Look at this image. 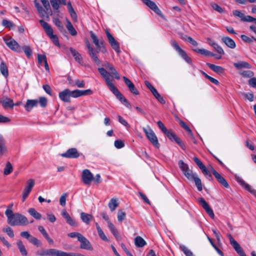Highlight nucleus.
<instances>
[{
	"label": "nucleus",
	"instance_id": "obj_1",
	"mask_svg": "<svg viewBox=\"0 0 256 256\" xmlns=\"http://www.w3.org/2000/svg\"><path fill=\"white\" fill-rule=\"evenodd\" d=\"M92 91L88 89L86 90H76L72 91L69 89H64L58 94L59 98L65 102H70V97L78 98L82 96H86L92 94Z\"/></svg>",
	"mask_w": 256,
	"mask_h": 256
},
{
	"label": "nucleus",
	"instance_id": "obj_2",
	"mask_svg": "<svg viewBox=\"0 0 256 256\" xmlns=\"http://www.w3.org/2000/svg\"><path fill=\"white\" fill-rule=\"evenodd\" d=\"M178 166L186 177L190 180H194L198 190L199 191H202V182L197 174L194 173L192 170L190 169L188 165L182 160L178 162Z\"/></svg>",
	"mask_w": 256,
	"mask_h": 256
},
{
	"label": "nucleus",
	"instance_id": "obj_3",
	"mask_svg": "<svg viewBox=\"0 0 256 256\" xmlns=\"http://www.w3.org/2000/svg\"><path fill=\"white\" fill-rule=\"evenodd\" d=\"M8 223L12 226H26L28 224V221L24 216L15 213Z\"/></svg>",
	"mask_w": 256,
	"mask_h": 256
},
{
	"label": "nucleus",
	"instance_id": "obj_4",
	"mask_svg": "<svg viewBox=\"0 0 256 256\" xmlns=\"http://www.w3.org/2000/svg\"><path fill=\"white\" fill-rule=\"evenodd\" d=\"M39 22L44 30L47 35L50 37L52 42L56 46H60L58 38L56 35L53 34V30L51 26L42 20H40Z\"/></svg>",
	"mask_w": 256,
	"mask_h": 256
},
{
	"label": "nucleus",
	"instance_id": "obj_5",
	"mask_svg": "<svg viewBox=\"0 0 256 256\" xmlns=\"http://www.w3.org/2000/svg\"><path fill=\"white\" fill-rule=\"evenodd\" d=\"M65 252L56 248L41 249L36 252V255L38 256H65Z\"/></svg>",
	"mask_w": 256,
	"mask_h": 256
},
{
	"label": "nucleus",
	"instance_id": "obj_6",
	"mask_svg": "<svg viewBox=\"0 0 256 256\" xmlns=\"http://www.w3.org/2000/svg\"><path fill=\"white\" fill-rule=\"evenodd\" d=\"M142 130L144 132L147 138L150 142L156 148H159L160 144L158 143V138L149 126H147L146 128H143Z\"/></svg>",
	"mask_w": 256,
	"mask_h": 256
},
{
	"label": "nucleus",
	"instance_id": "obj_7",
	"mask_svg": "<svg viewBox=\"0 0 256 256\" xmlns=\"http://www.w3.org/2000/svg\"><path fill=\"white\" fill-rule=\"evenodd\" d=\"M170 44L182 58H183L188 64H192V60L191 58L189 57L186 52L179 46L178 44L175 40H172L170 41Z\"/></svg>",
	"mask_w": 256,
	"mask_h": 256
},
{
	"label": "nucleus",
	"instance_id": "obj_8",
	"mask_svg": "<svg viewBox=\"0 0 256 256\" xmlns=\"http://www.w3.org/2000/svg\"><path fill=\"white\" fill-rule=\"evenodd\" d=\"M110 90L116 96L119 100L123 103L129 109L132 108L130 104L128 102L127 100L123 96L121 92L118 90L116 86L114 85L109 88Z\"/></svg>",
	"mask_w": 256,
	"mask_h": 256
},
{
	"label": "nucleus",
	"instance_id": "obj_9",
	"mask_svg": "<svg viewBox=\"0 0 256 256\" xmlns=\"http://www.w3.org/2000/svg\"><path fill=\"white\" fill-rule=\"evenodd\" d=\"M4 40L6 46L12 50L17 52H22V47L11 37L4 39Z\"/></svg>",
	"mask_w": 256,
	"mask_h": 256
},
{
	"label": "nucleus",
	"instance_id": "obj_10",
	"mask_svg": "<svg viewBox=\"0 0 256 256\" xmlns=\"http://www.w3.org/2000/svg\"><path fill=\"white\" fill-rule=\"evenodd\" d=\"M94 179V176L89 170L85 169L82 170V180L86 185H90Z\"/></svg>",
	"mask_w": 256,
	"mask_h": 256
},
{
	"label": "nucleus",
	"instance_id": "obj_11",
	"mask_svg": "<svg viewBox=\"0 0 256 256\" xmlns=\"http://www.w3.org/2000/svg\"><path fill=\"white\" fill-rule=\"evenodd\" d=\"M230 244L233 246L236 252L240 256H246L242 248L240 247L238 243L232 237L231 234L228 236Z\"/></svg>",
	"mask_w": 256,
	"mask_h": 256
},
{
	"label": "nucleus",
	"instance_id": "obj_12",
	"mask_svg": "<svg viewBox=\"0 0 256 256\" xmlns=\"http://www.w3.org/2000/svg\"><path fill=\"white\" fill-rule=\"evenodd\" d=\"M62 156L68 158H78L80 154L78 152L76 148H70L66 152L60 154Z\"/></svg>",
	"mask_w": 256,
	"mask_h": 256
},
{
	"label": "nucleus",
	"instance_id": "obj_13",
	"mask_svg": "<svg viewBox=\"0 0 256 256\" xmlns=\"http://www.w3.org/2000/svg\"><path fill=\"white\" fill-rule=\"evenodd\" d=\"M106 34L108 41L112 48L116 52H120V46L118 42L114 39V36L109 32L108 30H106Z\"/></svg>",
	"mask_w": 256,
	"mask_h": 256
},
{
	"label": "nucleus",
	"instance_id": "obj_14",
	"mask_svg": "<svg viewBox=\"0 0 256 256\" xmlns=\"http://www.w3.org/2000/svg\"><path fill=\"white\" fill-rule=\"evenodd\" d=\"M142 2L154 12L162 18H164V16L161 10L158 7L154 2L150 0H142Z\"/></svg>",
	"mask_w": 256,
	"mask_h": 256
},
{
	"label": "nucleus",
	"instance_id": "obj_15",
	"mask_svg": "<svg viewBox=\"0 0 256 256\" xmlns=\"http://www.w3.org/2000/svg\"><path fill=\"white\" fill-rule=\"evenodd\" d=\"M198 201L210 217L214 218V212L206 200L203 198H198Z\"/></svg>",
	"mask_w": 256,
	"mask_h": 256
},
{
	"label": "nucleus",
	"instance_id": "obj_16",
	"mask_svg": "<svg viewBox=\"0 0 256 256\" xmlns=\"http://www.w3.org/2000/svg\"><path fill=\"white\" fill-rule=\"evenodd\" d=\"M98 70L100 72L101 76L105 80L106 83L108 88L114 85L112 82V80L110 79V74L104 68H98Z\"/></svg>",
	"mask_w": 256,
	"mask_h": 256
},
{
	"label": "nucleus",
	"instance_id": "obj_17",
	"mask_svg": "<svg viewBox=\"0 0 256 256\" xmlns=\"http://www.w3.org/2000/svg\"><path fill=\"white\" fill-rule=\"evenodd\" d=\"M78 241L80 242V248L82 249L92 250L93 248L90 241L82 235L79 238Z\"/></svg>",
	"mask_w": 256,
	"mask_h": 256
},
{
	"label": "nucleus",
	"instance_id": "obj_18",
	"mask_svg": "<svg viewBox=\"0 0 256 256\" xmlns=\"http://www.w3.org/2000/svg\"><path fill=\"white\" fill-rule=\"evenodd\" d=\"M0 103L5 109H7L8 108H12L14 106L13 100L8 97H4L0 99Z\"/></svg>",
	"mask_w": 256,
	"mask_h": 256
},
{
	"label": "nucleus",
	"instance_id": "obj_19",
	"mask_svg": "<svg viewBox=\"0 0 256 256\" xmlns=\"http://www.w3.org/2000/svg\"><path fill=\"white\" fill-rule=\"evenodd\" d=\"M213 174L219 183L226 188H228L229 185L226 180L215 170H213Z\"/></svg>",
	"mask_w": 256,
	"mask_h": 256
},
{
	"label": "nucleus",
	"instance_id": "obj_20",
	"mask_svg": "<svg viewBox=\"0 0 256 256\" xmlns=\"http://www.w3.org/2000/svg\"><path fill=\"white\" fill-rule=\"evenodd\" d=\"M61 214L63 218L66 220V222L70 226H77L76 221L70 216V214L66 210H62Z\"/></svg>",
	"mask_w": 256,
	"mask_h": 256
},
{
	"label": "nucleus",
	"instance_id": "obj_21",
	"mask_svg": "<svg viewBox=\"0 0 256 256\" xmlns=\"http://www.w3.org/2000/svg\"><path fill=\"white\" fill-rule=\"evenodd\" d=\"M8 152L6 142L4 137L0 134V156L6 154Z\"/></svg>",
	"mask_w": 256,
	"mask_h": 256
},
{
	"label": "nucleus",
	"instance_id": "obj_22",
	"mask_svg": "<svg viewBox=\"0 0 256 256\" xmlns=\"http://www.w3.org/2000/svg\"><path fill=\"white\" fill-rule=\"evenodd\" d=\"M38 102L37 100H28L24 106V108L26 111L30 112L32 109L38 106Z\"/></svg>",
	"mask_w": 256,
	"mask_h": 256
},
{
	"label": "nucleus",
	"instance_id": "obj_23",
	"mask_svg": "<svg viewBox=\"0 0 256 256\" xmlns=\"http://www.w3.org/2000/svg\"><path fill=\"white\" fill-rule=\"evenodd\" d=\"M222 41L228 48L234 49L236 47V44L234 40L231 38L227 36L222 37Z\"/></svg>",
	"mask_w": 256,
	"mask_h": 256
},
{
	"label": "nucleus",
	"instance_id": "obj_24",
	"mask_svg": "<svg viewBox=\"0 0 256 256\" xmlns=\"http://www.w3.org/2000/svg\"><path fill=\"white\" fill-rule=\"evenodd\" d=\"M50 1L53 9L57 12L60 8V4H66V0H50Z\"/></svg>",
	"mask_w": 256,
	"mask_h": 256
},
{
	"label": "nucleus",
	"instance_id": "obj_25",
	"mask_svg": "<svg viewBox=\"0 0 256 256\" xmlns=\"http://www.w3.org/2000/svg\"><path fill=\"white\" fill-rule=\"evenodd\" d=\"M210 44L212 46L215 50L218 52L220 56H215L217 59H220L222 58V55L224 54V52L222 48L216 42H210Z\"/></svg>",
	"mask_w": 256,
	"mask_h": 256
},
{
	"label": "nucleus",
	"instance_id": "obj_26",
	"mask_svg": "<svg viewBox=\"0 0 256 256\" xmlns=\"http://www.w3.org/2000/svg\"><path fill=\"white\" fill-rule=\"evenodd\" d=\"M80 218L84 223L88 225L92 220L93 216L92 214L82 212L80 213Z\"/></svg>",
	"mask_w": 256,
	"mask_h": 256
},
{
	"label": "nucleus",
	"instance_id": "obj_27",
	"mask_svg": "<svg viewBox=\"0 0 256 256\" xmlns=\"http://www.w3.org/2000/svg\"><path fill=\"white\" fill-rule=\"evenodd\" d=\"M34 2L40 16L42 18H44L45 14H47L48 10H44L37 0H34Z\"/></svg>",
	"mask_w": 256,
	"mask_h": 256
},
{
	"label": "nucleus",
	"instance_id": "obj_28",
	"mask_svg": "<svg viewBox=\"0 0 256 256\" xmlns=\"http://www.w3.org/2000/svg\"><path fill=\"white\" fill-rule=\"evenodd\" d=\"M206 65L214 72L219 74H221L224 72V68L222 66H216L210 63H207Z\"/></svg>",
	"mask_w": 256,
	"mask_h": 256
},
{
	"label": "nucleus",
	"instance_id": "obj_29",
	"mask_svg": "<svg viewBox=\"0 0 256 256\" xmlns=\"http://www.w3.org/2000/svg\"><path fill=\"white\" fill-rule=\"evenodd\" d=\"M16 246L22 256H27L28 252L25 248L24 245L23 244L21 240H18L16 242Z\"/></svg>",
	"mask_w": 256,
	"mask_h": 256
},
{
	"label": "nucleus",
	"instance_id": "obj_30",
	"mask_svg": "<svg viewBox=\"0 0 256 256\" xmlns=\"http://www.w3.org/2000/svg\"><path fill=\"white\" fill-rule=\"evenodd\" d=\"M238 182L246 190L250 192L256 197V190L252 189L250 185L246 183L243 180H240Z\"/></svg>",
	"mask_w": 256,
	"mask_h": 256
},
{
	"label": "nucleus",
	"instance_id": "obj_31",
	"mask_svg": "<svg viewBox=\"0 0 256 256\" xmlns=\"http://www.w3.org/2000/svg\"><path fill=\"white\" fill-rule=\"evenodd\" d=\"M134 244L138 248H142L146 244V242L141 236H137L134 238Z\"/></svg>",
	"mask_w": 256,
	"mask_h": 256
},
{
	"label": "nucleus",
	"instance_id": "obj_32",
	"mask_svg": "<svg viewBox=\"0 0 256 256\" xmlns=\"http://www.w3.org/2000/svg\"><path fill=\"white\" fill-rule=\"evenodd\" d=\"M234 66L238 69L242 68L250 69L252 68V66L250 64L244 61L235 62L234 64Z\"/></svg>",
	"mask_w": 256,
	"mask_h": 256
},
{
	"label": "nucleus",
	"instance_id": "obj_33",
	"mask_svg": "<svg viewBox=\"0 0 256 256\" xmlns=\"http://www.w3.org/2000/svg\"><path fill=\"white\" fill-rule=\"evenodd\" d=\"M105 66L108 68L109 70L111 71L112 74L114 76L116 79L119 80L120 78L119 74L112 64H110L109 62H106L105 64Z\"/></svg>",
	"mask_w": 256,
	"mask_h": 256
},
{
	"label": "nucleus",
	"instance_id": "obj_34",
	"mask_svg": "<svg viewBox=\"0 0 256 256\" xmlns=\"http://www.w3.org/2000/svg\"><path fill=\"white\" fill-rule=\"evenodd\" d=\"M193 50L197 53L200 54H202L206 56H215L216 54L210 51H208L207 50H206L204 48H195L193 49Z\"/></svg>",
	"mask_w": 256,
	"mask_h": 256
},
{
	"label": "nucleus",
	"instance_id": "obj_35",
	"mask_svg": "<svg viewBox=\"0 0 256 256\" xmlns=\"http://www.w3.org/2000/svg\"><path fill=\"white\" fill-rule=\"evenodd\" d=\"M0 70L2 74L5 77L7 78L8 75V72L6 64L2 61L0 65Z\"/></svg>",
	"mask_w": 256,
	"mask_h": 256
},
{
	"label": "nucleus",
	"instance_id": "obj_36",
	"mask_svg": "<svg viewBox=\"0 0 256 256\" xmlns=\"http://www.w3.org/2000/svg\"><path fill=\"white\" fill-rule=\"evenodd\" d=\"M108 206L111 211H114L118 206V202L116 198H112L110 200L108 204Z\"/></svg>",
	"mask_w": 256,
	"mask_h": 256
},
{
	"label": "nucleus",
	"instance_id": "obj_37",
	"mask_svg": "<svg viewBox=\"0 0 256 256\" xmlns=\"http://www.w3.org/2000/svg\"><path fill=\"white\" fill-rule=\"evenodd\" d=\"M28 213L36 220H40L42 218L40 214L34 208H30L28 210Z\"/></svg>",
	"mask_w": 256,
	"mask_h": 256
},
{
	"label": "nucleus",
	"instance_id": "obj_38",
	"mask_svg": "<svg viewBox=\"0 0 256 256\" xmlns=\"http://www.w3.org/2000/svg\"><path fill=\"white\" fill-rule=\"evenodd\" d=\"M66 27L72 36H74L76 35L77 32L76 30L74 28L72 23L69 20H68L67 22Z\"/></svg>",
	"mask_w": 256,
	"mask_h": 256
},
{
	"label": "nucleus",
	"instance_id": "obj_39",
	"mask_svg": "<svg viewBox=\"0 0 256 256\" xmlns=\"http://www.w3.org/2000/svg\"><path fill=\"white\" fill-rule=\"evenodd\" d=\"M70 50L72 56L74 57L76 60L80 62V61L82 60V57L80 54L78 52L72 48H70Z\"/></svg>",
	"mask_w": 256,
	"mask_h": 256
},
{
	"label": "nucleus",
	"instance_id": "obj_40",
	"mask_svg": "<svg viewBox=\"0 0 256 256\" xmlns=\"http://www.w3.org/2000/svg\"><path fill=\"white\" fill-rule=\"evenodd\" d=\"M34 185V180L33 179H29L26 181V186L24 190L30 192Z\"/></svg>",
	"mask_w": 256,
	"mask_h": 256
},
{
	"label": "nucleus",
	"instance_id": "obj_41",
	"mask_svg": "<svg viewBox=\"0 0 256 256\" xmlns=\"http://www.w3.org/2000/svg\"><path fill=\"white\" fill-rule=\"evenodd\" d=\"M89 54L95 63H96L98 65L100 64V61L98 58L96 54V52L94 50H92L91 49V51L89 52Z\"/></svg>",
	"mask_w": 256,
	"mask_h": 256
},
{
	"label": "nucleus",
	"instance_id": "obj_42",
	"mask_svg": "<svg viewBox=\"0 0 256 256\" xmlns=\"http://www.w3.org/2000/svg\"><path fill=\"white\" fill-rule=\"evenodd\" d=\"M54 22L56 26L61 32H66L62 22L59 20L58 18H55L54 20Z\"/></svg>",
	"mask_w": 256,
	"mask_h": 256
},
{
	"label": "nucleus",
	"instance_id": "obj_43",
	"mask_svg": "<svg viewBox=\"0 0 256 256\" xmlns=\"http://www.w3.org/2000/svg\"><path fill=\"white\" fill-rule=\"evenodd\" d=\"M98 48V50L96 52L97 53H98L100 52H102L103 53L106 52V50L104 46V42L101 40L98 43V45H96Z\"/></svg>",
	"mask_w": 256,
	"mask_h": 256
},
{
	"label": "nucleus",
	"instance_id": "obj_44",
	"mask_svg": "<svg viewBox=\"0 0 256 256\" xmlns=\"http://www.w3.org/2000/svg\"><path fill=\"white\" fill-rule=\"evenodd\" d=\"M12 171V166L9 162H7L6 167L4 169V175H8L10 174Z\"/></svg>",
	"mask_w": 256,
	"mask_h": 256
},
{
	"label": "nucleus",
	"instance_id": "obj_45",
	"mask_svg": "<svg viewBox=\"0 0 256 256\" xmlns=\"http://www.w3.org/2000/svg\"><path fill=\"white\" fill-rule=\"evenodd\" d=\"M153 95L155 96V98L158 100L162 104H165L166 102L164 99L163 97H162L160 94L158 92L157 90L156 89L154 91L152 92Z\"/></svg>",
	"mask_w": 256,
	"mask_h": 256
},
{
	"label": "nucleus",
	"instance_id": "obj_46",
	"mask_svg": "<svg viewBox=\"0 0 256 256\" xmlns=\"http://www.w3.org/2000/svg\"><path fill=\"white\" fill-rule=\"evenodd\" d=\"M179 124L183 128L188 132V133L191 135L192 137L193 138L192 130L184 121L182 120H179Z\"/></svg>",
	"mask_w": 256,
	"mask_h": 256
},
{
	"label": "nucleus",
	"instance_id": "obj_47",
	"mask_svg": "<svg viewBox=\"0 0 256 256\" xmlns=\"http://www.w3.org/2000/svg\"><path fill=\"white\" fill-rule=\"evenodd\" d=\"M232 14L234 16L240 18L242 21L244 22L246 15L238 10H235L232 12Z\"/></svg>",
	"mask_w": 256,
	"mask_h": 256
},
{
	"label": "nucleus",
	"instance_id": "obj_48",
	"mask_svg": "<svg viewBox=\"0 0 256 256\" xmlns=\"http://www.w3.org/2000/svg\"><path fill=\"white\" fill-rule=\"evenodd\" d=\"M180 250L184 252V253L186 254V256H192V252L185 246L181 245L180 246Z\"/></svg>",
	"mask_w": 256,
	"mask_h": 256
},
{
	"label": "nucleus",
	"instance_id": "obj_49",
	"mask_svg": "<svg viewBox=\"0 0 256 256\" xmlns=\"http://www.w3.org/2000/svg\"><path fill=\"white\" fill-rule=\"evenodd\" d=\"M23 50L28 58H30L32 54V50L30 47L28 46H24L22 48V50Z\"/></svg>",
	"mask_w": 256,
	"mask_h": 256
},
{
	"label": "nucleus",
	"instance_id": "obj_50",
	"mask_svg": "<svg viewBox=\"0 0 256 256\" xmlns=\"http://www.w3.org/2000/svg\"><path fill=\"white\" fill-rule=\"evenodd\" d=\"M240 74L244 78H252L254 76V73L253 72L250 70H244L242 72L240 73Z\"/></svg>",
	"mask_w": 256,
	"mask_h": 256
},
{
	"label": "nucleus",
	"instance_id": "obj_51",
	"mask_svg": "<svg viewBox=\"0 0 256 256\" xmlns=\"http://www.w3.org/2000/svg\"><path fill=\"white\" fill-rule=\"evenodd\" d=\"M2 232H6L7 234L10 237V238H14V234L12 229L8 226L6 228H2Z\"/></svg>",
	"mask_w": 256,
	"mask_h": 256
},
{
	"label": "nucleus",
	"instance_id": "obj_52",
	"mask_svg": "<svg viewBox=\"0 0 256 256\" xmlns=\"http://www.w3.org/2000/svg\"><path fill=\"white\" fill-rule=\"evenodd\" d=\"M126 218V214L124 212L120 210L118 212V220L119 222H122Z\"/></svg>",
	"mask_w": 256,
	"mask_h": 256
},
{
	"label": "nucleus",
	"instance_id": "obj_53",
	"mask_svg": "<svg viewBox=\"0 0 256 256\" xmlns=\"http://www.w3.org/2000/svg\"><path fill=\"white\" fill-rule=\"evenodd\" d=\"M43 6L46 10H50V15H52V10L50 9V5L48 0H40Z\"/></svg>",
	"mask_w": 256,
	"mask_h": 256
},
{
	"label": "nucleus",
	"instance_id": "obj_54",
	"mask_svg": "<svg viewBox=\"0 0 256 256\" xmlns=\"http://www.w3.org/2000/svg\"><path fill=\"white\" fill-rule=\"evenodd\" d=\"M200 170H201L202 174L204 176H207L209 180L212 179V176L211 174L210 173V171L208 170L206 167V166H204Z\"/></svg>",
	"mask_w": 256,
	"mask_h": 256
},
{
	"label": "nucleus",
	"instance_id": "obj_55",
	"mask_svg": "<svg viewBox=\"0 0 256 256\" xmlns=\"http://www.w3.org/2000/svg\"><path fill=\"white\" fill-rule=\"evenodd\" d=\"M90 38L92 40V42L95 45H98V42H100L98 36L92 31H90Z\"/></svg>",
	"mask_w": 256,
	"mask_h": 256
},
{
	"label": "nucleus",
	"instance_id": "obj_56",
	"mask_svg": "<svg viewBox=\"0 0 256 256\" xmlns=\"http://www.w3.org/2000/svg\"><path fill=\"white\" fill-rule=\"evenodd\" d=\"M29 241L32 244H33L36 246H39L40 245V241L36 238L32 236L29 239Z\"/></svg>",
	"mask_w": 256,
	"mask_h": 256
},
{
	"label": "nucleus",
	"instance_id": "obj_57",
	"mask_svg": "<svg viewBox=\"0 0 256 256\" xmlns=\"http://www.w3.org/2000/svg\"><path fill=\"white\" fill-rule=\"evenodd\" d=\"M168 138L171 140H174L175 137L176 136V134L173 132L171 130H168L166 133L164 134Z\"/></svg>",
	"mask_w": 256,
	"mask_h": 256
},
{
	"label": "nucleus",
	"instance_id": "obj_58",
	"mask_svg": "<svg viewBox=\"0 0 256 256\" xmlns=\"http://www.w3.org/2000/svg\"><path fill=\"white\" fill-rule=\"evenodd\" d=\"M240 38L243 41H244V42H248V43H250V44H251L253 40H254V38L253 36H252V38H250L244 34L241 35Z\"/></svg>",
	"mask_w": 256,
	"mask_h": 256
},
{
	"label": "nucleus",
	"instance_id": "obj_59",
	"mask_svg": "<svg viewBox=\"0 0 256 256\" xmlns=\"http://www.w3.org/2000/svg\"><path fill=\"white\" fill-rule=\"evenodd\" d=\"M211 6L214 10L220 13H222L224 12V9L216 4L212 3L211 4Z\"/></svg>",
	"mask_w": 256,
	"mask_h": 256
},
{
	"label": "nucleus",
	"instance_id": "obj_60",
	"mask_svg": "<svg viewBox=\"0 0 256 256\" xmlns=\"http://www.w3.org/2000/svg\"><path fill=\"white\" fill-rule=\"evenodd\" d=\"M42 108H45L47 105V99L45 97H40L38 101Z\"/></svg>",
	"mask_w": 256,
	"mask_h": 256
},
{
	"label": "nucleus",
	"instance_id": "obj_61",
	"mask_svg": "<svg viewBox=\"0 0 256 256\" xmlns=\"http://www.w3.org/2000/svg\"><path fill=\"white\" fill-rule=\"evenodd\" d=\"M2 24L6 28H11L14 26V24L12 22L5 19L2 20Z\"/></svg>",
	"mask_w": 256,
	"mask_h": 256
},
{
	"label": "nucleus",
	"instance_id": "obj_62",
	"mask_svg": "<svg viewBox=\"0 0 256 256\" xmlns=\"http://www.w3.org/2000/svg\"><path fill=\"white\" fill-rule=\"evenodd\" d=\"M14 214L13 213L12 210L10 208H7L5 212V214L8 218V222H9L10 220L14 216Z\"/></svg>",
	"mask_w": 256,
	"mask_h": 256
},
{
	"label": "nucleus",
	"instance_id": "obj_63",
	"mask_svg": "<svg viewBox=\"0 0 256 256\" xmlns=\"http://www.w3.org/2000/svg\"><path fill=\"white\" fill-rule=\"evenodd\" d=\"M174 141L178 144L183 150L185 149V146L180 138L176 136Z\"/></svg>",
	"mask_w": 256,
	"mask_h": 256
},
{
	"label": "nucleus",
	"instance_id": "obj_64",
	"mask_svg": "<svg viewBox=\"0 0 256 256\" xmlns=\"http://www.w3.org/2000/svg\"><path fill=\"white\" fill-rule=\"evenodd\" d=\"M124 146V142L120 140H118L114 142V146L117 148H121Z\"/></svg>",
	"mask_w": 256,
	"mask_h": 256
}]
</instances>
